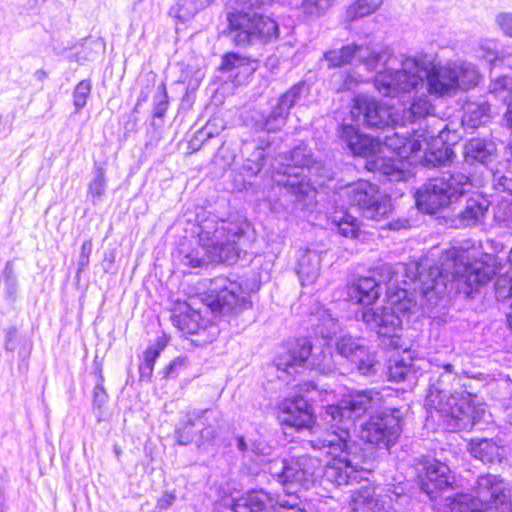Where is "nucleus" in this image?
<instances>
[{
  "instance_id": "f257e3e1",
  "label": "nucleus",
  "mask_w": 512,
  "mask_h": 512,
  "mask_svg": "<svg viewBox=\"0 0 512 512\" xmlns=\"http://www.w3.org/2000/svg\"><path fill=\"white\" fill-rule=\"evenodd\" d=\"M388 306L366 309L361 318L383 349L402 347L403 320L428 315L451 294L472 298L489 277L481 265H456L451 279L437 266L424 271L420 262L384 264Z\"/></svg>"
},
{
  "instance_id": "f03ea898",
  "label": "nucleus",
  "mask_w": 512,
  "mask_h": 512,
  "mask_svg": "<svg viewBox=\"0 0 512 512\" xmlns=\"http://www.w3.org/2000/svg\"><path fill=\"white\" fill-rule=\"evenodd\" d=\"M454 77L450 63L430 61L422 53L403 56L399 69L385 67L377 72L374 86L384 97H399L425 86L428 95L444 98L457 93Z\"/></svg>"
},
{
  "instance_id": "7ed1b4c3",
  "label": "nucleus",
  "mask_w": 512,
  "mask_h": 512,
  "mask_svg": "<svg viewBox=\"0 0 512 512\" xmlns=\"http://www.w3.org/2000/svg\"><path fill=\"white\" fill-rule=\"evenodd\" d=\"M199 247L181 252V263L190 268H202L211 263L233 264L240 257L238 242L245 235V225L205 212L197 214Z\"/></svg>"
},
{
  "instance_id": "20e7f679",
  "label": "nucleus",
  "mask_w": 512,
  "mask_h": 512,
  "mask_svg": "<svg viewBox=\"0 0 512 512\" xmlns=\"http://www.w3.org/2000/svg\"><path fill=\"white\" fill-rule=\"evenodd\" d=\"M281 0H237L226 11L227 26L223 35L238 48L269 44L280 36L278 22L266 13V8Z\"/></svg>"
},
{
  "instance_id": "39448f33",
  "label": "nucleus",
  "mask_w": 512,
  "mask_h": 512,
  "mask_svg": "<svg viewBox=\"0 0 512 512\" xmlns=\"http://www.w3.org/2000/svg\"><path fill=\"white\" fill-rule=\"evenodd\" d=\"M272 367L276 370L277 378L288 385L306 370L320 375H329L335 371L330 348L314 353L312 342L306 337L285 341L276 352Z\"/></svg>"
},
{
  "instance_id": "423d86ee",
  "label": "nucleus",
  "mask_w": 512,
  "mask_h": 512,
  "mask_svg": "<svg viewBox=\"0 0 512 512\" xmlns=\"http://www.w3.org/2000/svg\"><path fill=\"white\" fill-rule=\"evenodd\" d=\"M285 160L283 167L272 175L273 183L291 197V202L309 207L317 193L309 178L316 164L313 152L305 142H300Z\"/></svg>"
},
{
  "instance_id": "0eeeda50",
  "label": "nucleus",
  "mask_w": 512,
  "mask_h": 512,
  "mask_svg": "<svg viewBox=\"0 0 512 512\" xmlns=\"http://www.w3.org/2000/svg\"><path fill=\"white\" fill-rule=\"evenodd\" d=\"M261 287L259 273L249 271L237 280L219 276L211 280L206 295L207 306L223 316L236 315L252 307L251 294Z\"/></svg>"
},
{
  "instance_id": "6e6552de",
  "label": "nucleus",
  "mask_w": 512,
  "mask_h": 512,
  "mask_svg": "<svg viewBox=\"0 0 512 512\" xmlns=\"http://www.w3.org/2000/svg\"><path fill=\"white\" fill-rule=\"evenodd\" d=\"M378 395L369 389L354 391L337 403L327 405L320 419L337 441H344L350 437L356 421L375 406Z\"/></svg>"
},
{
  "instance_id": "1a4fd4ad",
  "label": "nucleus",
  "mask_w": 512,
  "mask_h": 512,
  "mask_svg": "<svg viewBox=\"0 0 512 512\" xmlns=\"http://www.w3.org/2000/svg\"><path fill=\"white\" fill-rule=\"evenodd\" d=\"M470 177L459 171L447 170L432 177L416 192L419 210L435 214L464 197L471 188Z\"/></svg>"
},
{
  "instance_id": "9d476101",
  "label": "nucleus",
  "mask_w": 512,
  "mask_h": 512,
  "mask_svg": "<svg viewBox=\"0 0 512 512\" xmlns=\"http://www.w3.org/2000/svg\"><path fill=\"white\" fill-rule=\"evenodd\" d=\"M511 491L496 475H479L473 486V494L457 493L452 499L451 512H487L489 509L507 510Z\"/></svg>"
},
{
  "instance_id": "9b49d317",
  "label": "nucleus",
  "mask_w": 512,
  "mask_h": 512,
  "mask_svg": "<svg viewBox=\"0 0 512 512\" xmlns=\"http://www.w3.org/2000/svg\"><path fill=\"white\" fill-rule=\"evenodd\" d=\"M462 384L460 390L455 389L447 395L444 389H436L438 398L437 410L446 423L455 429L474 427L484 416L485 407L479 397L467 391Z\"/></svg>"
},
{
  "instance_id": "f8f14e48",
  "label": "nucleus",
  "mask_w": 512,
  "mask_h": 512,
  "mask_svg": "<svg viewBox=\"0 0 512 512\" xmlns=\"http://www.w3.org/2000/svg\"><path fill=\"white\" fill-rule=\"evenodd\" d=\"M403 413L397 407H385L369 414L359 425V437L379 449H390L403 430Z\"/></svg>"
},
{
  "instance_id": "ddd939ff",
  "label": "nucleus",
  "mask_w": 512,
  "mask_h": 512,
  "mask_svg": "<svg viewBox=\"0 0 512 512\" xmlns=\"http://www.w3.org/2000/svg\"><path fill=\"white\" fill-rule=\"evenodd\" d=\"M309 86L305 80H300L280 94L269 110L256 112L253 116L254 127L257 131L267 133L279 132L287 123L291 110L298 105Z\"/></svg>"
},
{
  "instance_id": "4468645a",
  "label": "nucleus",
  "mask_w": 512,
  "mask_h": 512,
  "mask_svg": "<svg viewBox=\"0 0 512 512\" xmlns=\"http://www.w3.org/2000/svg\"><path fill=\"white\" fill-rule=\"evenodd\" d=\"M317 464L318 459L308 455L284 457L273 459L268 471L286 489L288 495L294 496L296 490H290L292 487L301 486L308 489L313 483Z\"/></svg>"
},
{
  "instance_id": "2eb2a0df",
  "label": "nucleus",
  "mask_w": 512,
  "mask_h": 512,
  "mask_svg": "<svg viewBox=\"0 0 512 512\" xmlns=\"http://www.w3.org/2000/svg\"><path fill=\"white\" fill-rule=\"evenodd\" d=\"M393 56L389 48L379 51L367 46L352 42L339 49H330L323 53V60L327 62L328 69H338L351 65L354 60L365 66L367 71H375L380 64L387 65Z\"/></svg>"
},
{
  "instance_id": "dca6fc26",
  "label": "nucleus",
  "mask_w": 512,
  "mask_h": 512,
  "mask_svg": "<svg viewBox=\"0 0 512 512\" xmlns=\"http://www.w3.org/2000/svg\"><path fill=\"white\" fill-rule=\"evenodd\" d=\"M349 199L362 216L374 221L388 217L392 212L390 196L381 194L378 187L368 181H358L350 187Z\"/></svg>"
},
{
  "instance_id": "f3484780",
  "label": "nucleus",
  "mask_w": 512,
  "mask_h": 512,
  "mask_svg": "<svg viewBox=\"0 0 512 512\" xmlns=\"http://www.w3.org/2000/svg\"><path fill=\"white\" fill-rule=\"evenodd\" d=\"M279 420L297 431L310 428L316 421L312 404L302 395L285 398L279 408Z\"/></svg>"
},
{
  "instance_id": "a211bd4d",
  "label": "nucleus",
  "mask_w": 512,
  "mask_h": 512,
  "mask_svg": "<svg viewBox=\"0 0 512 512\" xmlns=\"http://www.w3.org/2000/svg\"><path fill=\"white\" fill-rule=\"evenodd\" d=\"M337 133L340 141L355 157H371L380 150L377 138L363 133L359 127L353 124L341 123Z\"/></svg>"
},
{
  "instance_id": "6ab92c4d",
  "label": "nucleus",
  "mask_w": 512,
  "mask_h": 512,
  "mask_svg": "<svg viewBox=\"0 0 512 512\" xmlns=\"http://www.w3.org/2000/svg\"><path fill=\"white\" fill-rule=\"evenodd\" d=\"M376 267L371 275L359 277L350 288L349 295L356 303L363 306L374 304L382 293L381 284L387 288L386 275L381 271L382 266Z\"/></svg>"
},
{
  "instance_id": "aec40b11",
  "label": "nucleus",
  "mask_w": 512,
  "mask_h": 512,
  "mask_svg": "<svg viewBox=\"0 0 512 512\" xmlns=\"http://www.w3.org/2000/svg\"><path fill=\"white\" fill-rule=\"evenodd\" d=\"M377 140L395 156L405 160L415 156L422 149L421 141L416 139L412 132L397 131L394 126H388L383 131V136H378Z\"/></svg>"
},
{
  "instance_id": "412c9836",
  "label": "nucleus",
  "mask_w": 512,
  "mask_h": 512,
  "mask_svg": "<svg viewBox=\"0 0 512 512\" xmlns=\"http://www.w3.org/2000/svg\"><path fill=\"white\" fill-rule=\"evenodd\" d=\"M453 479L450 468L439 460H429L424 464L420 488L429 498L435 499L439 493L451 486Z\"/></svg>"
},
{
  "instance_id": "4be33fe9",
  "label": "nucleus",
  "mask_w": 512,
  "mask_h": 512,
  "mask_svg": "<svg viewBox=\"0 0 512 512\" xmlns=\"http://www.w3.org/2000/svg\"><path fill=\"white\" fill-rule=\"evenodd\" d=\"M353 113L361 119L363 125L368 129L385 130L389 125V113L387 109L377 100L358 95L354 99Z\"/></svg>"
},
{
  "instance_id": "5701e85b",
  "label": "nucleus",
  "mask_w": 512,
  "mask_h": 512,
  "mask_svg": "<svg viewBox=\"0 0 512 512\" xmlns=\"http://www.w3.org/2000/svg\"><path fill=\"white\" fill-rule=\"evenodd\" d=\"M259 67L258 59L242 55L239 52L229 51L222 55L218 70L221 73H229L234 82L240 84L251 76Z\"/></svg>"
},
{
  "instance_id": "b1692460",
  "label": "nucleus",
  "mask_w": 512,
  "mask_h": 512,
  "mask_svg": "<svg viewBox=\"0 0 512 512\" xmlns=\"http://www.w3.org/2000/svg\"><path fill=\"white\" fill-rule=\"evenodd\" d=\"M323 477L336 486L349 485L359 481V465L353 463L347 454L341 455L325 467Z\"/></svg>"
},
{
  "instance_id": "393cba45",
  "label": "nucleus",
  "mask_w": 512,
  "mask_h": 512,
  "mask_svg": "<svg viewBox=\"0 0 512 512\" xmlns=\"http://www.w3.org/2000/svg\"><path fill=\"white\" fill-rule=\"evenodd\" d=\"M466 449L472 458L484 465L500 464L504 459V448L490 438H472Z\"/></svg>"
},
{
  "instance_id": "a878e982",
  "label": "nucleus",
  "mask_w": 512,
  "mask_h": 512,
  "mask_svg": "<svg viewBox=\"0 0 512 512\" xmlns=\"http://www.w3.org/2000/svg\"><path fill=\"white\" fill-rule=\"evenodd\" d=\"M327 252L310 247L301 251L297 261L296 273L303 286L310 285L316 281L320 274L322 256Z\"/></svg>"
},
{
  "instance_id": "bb28decb",
  "label": "nucleus",
  "mask_w": 512,
  "mask_h": 512,
  "mask_svg": "<svg viewBox=\"0 0 512 512\" xmlns=\"http://www.w3.org/2000/svg\"><path fill=\"white\" fill-rule=\"evenodd\" d=\"M297 497L294 501H297ZM269 494L263 489L250 491L246 496L241 497L234 501L233 511L234 512H270L272 506L268 504ZM297 502L289 504L287 512H305L299 508H296Z\"/></svg>"
},
{
  "instance_id": "cd10ccee",
  "label": "nucleus",
  "mask_w": 512,
  "mask_h": 512,
  "mask_svg": "<svg viewBox=\"0 0 512 512\" xmlns=\"http://www.w3.org/2000/svg\"><path fill=\"white\" fill-rule=\"evenodd\" d=\"M465 160L470 163H479L489 167L496 160V145L486 138H472L464 146Z\"/></svg>"
},
{
  "instance_id": "c85d7f7f",
  "label": "nucleus",
  "mask_w": 512,
  "mask_h": 512,
  "mask_svg": "<svg viewBox=\"0 0 512 512\" xmlns=\"http://www.w3.org/2000/svg\"><path fill=\"white\" fill-rule=\"evenodd\" d=\"M489 208V202L481 197H470L466 205L457 214L458 225L461 227H472L479 224L485 217Z\"/></svg>"
},
{
  "instance_id": "c756f323",
  "label": "nucleus",
  "mask_w": 512,
  "mask_h": 512,
  "mask_svg": "<svg viewBox=\"0 0 512 512\" xmlns=\"http://www.w3.org/2000/svg\"><path fill=\"white\" fill-rule=\"evenodd\" d=\"M204 414L202 417L210 416L211 411H189L185 418L181 420L175 427L174 438L178 445L187 446L191 444L196 437L198 438V417Z\"/></svg>"
},
{
  "instance_id": "7c9ffc66",
  "label": "nucleus",
  "mask_w": 512,
  "mask_h": 512,
  "mask_svg": "<svg viewBox=\"0 0 512 512\" xmlns=\"http://www.w3.org/2000/svg\"><path fill=\"white\" fill-rule=\"evenodd\" d=\"M169 338L165 333L158 336L153 343H150L144 351L143 360L139 365V379L141 381L150 382L155 363L165 350Z\"/></svg>"
},
{
  "instance_id": "2f4dec72",
  "label": "nucleus",
  "mask_w": 512,
  "mask_h": 512,
  "mask_svg": "<svg viewBox=\"0 0 512 512\" xmlns=\"http://www.w3.org/2000/svg\"><path fill=\"white\" fill-rule=\"evenodd\" d=\"M203 411H211L212 414L207 418L198 417V438L196 444L199 449H206L207 446H213L219 435V412L213 409H204Z\"/></svg>"
},
{
  "instance_id": "473e14b6",
  "label": "nucleus",
  "mask_w": 512,
  "mask_h": 512,
  "mask_svg": "<svg viewBox=\"0 0 512 512\" xmlns=\"http://www.w3.org/2000/svg\"><path fill=\"white\" fill-rule=\"evenodd\" d=\"M331 226L337 233L349 239H358L362 234L359 219L347 210L336 211L330 218Z\"/></svg>"
},
{
  "instance_id": "72a5a7b5",
  "label": "nucleus",
  "mask_w": 512,
  "mask_h": 512,
  "mask_svg": "<svg viewBox=\"0 0 512 512\" xmlns=\"http://www.w3.org/2000/svg\"><path fill=\"white\" fill-rule=\"evenodd\" d=\"M450 64L455 74L457 92L460 90H470L479 85L482 76L473 63L459 61Z\"/></svg>"
},
{
  "instance_id": "f704fd0d",
  "label": "nucleus",
  "mask_w": 512,
  "mask_h": 512,
  "mask_svg": "<svg viewBox=\"0 0 512 512\" xmlns=\"http://www.w3.org/2000/svg\"><path fill=\"white\" fill-rule=\"evenodd\" d=\"M350 363L360 375L367 378L375 377L382 370L377 352L370 351L366 347L363 350H357Z\"/></svg>"
},
{
  "instance_id": "c9c22d12",
  "label": "nucleus",
  "mask_w": 512,
  "mask_h": 512,
  "mask_svg": "<svg viewBox=\"0 0 512 512\" xmlns=\"http://www.w3.org/2000/svg\"><path fill=\"white\" fill-rule=\"evenodd\" d=\"M33 348L32 341L24 334L19 333L15 325H11L4 330V349L7 354L17 352L18 356L25 358L31 354Z\"/></svg>"
},
{
  "instance_id": "e433bc0d",
  "label": "nucleus",
  "mask_w": 512,
  "mask_h": 512,
  "mask_svg": "<svg viewBox=\"0 0 512 512\" xmlns=\"http://www.w3.org/2000/svg\"><path fill=\"white\" fill-rule=\"evenodd\" d=\"M208 0H178L175 5L169 9V16L175 19L176 26L186 25L195 15L205 9Z\"/></svg>"
},
{
  "instance_id": "4c0bfd02",
  "label": "nucleus",
  "mask_w": 512,
  "mask_h": 512,
  "mask_svg": "<svg viewBox=\"0 0 512 512\" xmlns=\"http://www.w3.org/2000/svg\"><path fill=\"white\" fill-rule=\"evenodd\" d=\"M106 170L100 163L95 162L91 172V180L87 188V198L94 205L102 202L106 194Z\"/></svg>"
},
{
  "instance_id": "58836bf2",
  "label": "nucleus",
  "mask_w": 512,
  "mask_h": 512,
  "mask_svg": "<svg viewBox=\"0 0 512 512\" xmlns=\"http://www.w3.org/2000/svg\"><path fill=\"white\" fill-rule=\"evenodd\" d=\"M172 321L179 330L189 335H196L200 334L202 330L205 331L200 313L192 310L189 306H186V311L174 314Z\"/></svg>"
},
{
  "instance_id": "ea45409f",
  "label": "nucleus",
  "mask_w": 512,
  "mask_h": 512,
  "mask_svg": "<svg viewBox=\"0 0 512 512\" xmlns=\"http://www.w3.org/2000/svg\"><path fill=\"white\" fill-rule=\"evenodd\" d=\"M0 285L2 286V294L5 301L9 305H13L17 300L19 292L18 275L13 260L6 262L0 275Z\"/></svg>"
},
{
  "instance_id": "a19ab883",
  "label": "nucleus",
  "mask_w": 512,
  "mask_h": 512,
  "mask_svg": "<svg viewBox=\"0 0 512 512\" xmlns=\"http://www.w3.org/2000/svg\"><path fill=\"white\" fill-rule=\"evenodd\" d=\"M490 105L487 102L469 103L464 108L462 123L467 128H477L488 122Z\"/></svg>"
},
{
  "instance_id": "79ce46f5",
  "label": "nucleus",
  "mask_w": 512,
  "mask_h": 512,
  "mask_svg": "<svg viewBox=\"0 0 512 512\" xmlns=\"http://www.w3.org/2000/svg\"><path fill=\"white\" fill-rule=\"evenodd\" d=\"M386 375L389 381H404L412 370V360L409 356L407 359L400 354L391 355L385 364Z\"/></svg>"
},
{
  "instance_id": "37998d69",
  "label": "nucleus",
  "mask_w": 512,
  "mask_h": 512,
  "mask_svg": "<svg viewBox=\"0 0 512 512\" xmlns=\"http://www.w3.org/2000/svg\"><path fill=\"white\" fill-rule=\"evenodd\" d=\"M478 57L485 60L491 69L497 66L512 67V57L501 56L498 50V44L494 40H485L480 42Z\"/></svg>"
},
{
  "instance_id": "c03bdc74",
  "label": "nucleus",
  "mask_w": 512,
  "mask_h": 512,
  "mask_svg": "<svg viewBox=\"0 0 512 512\" xmlns=\"http://www.w3.org/2000/svg\"><path fill=\"white\" fill-rule=\"evenodd\" d=\"M384 0H355L346 9L345 22L353 23L376 12Z\"/></svg>"
},
{
  "instance_id": "a18cd8bd",
  "label": "nucleus",
  "mask_w": 512,
  "mask_h": 512,
  "mask_svg": "<svg viewBox=\"0 0 512 512\" xmlns=\"http://www.w3.org/2000/svg\"><path fill=\"white\" fill-rule=\"evenodd\" d=\"M429 96L427 93L415 95L412 98L409 107L406 109V114L410 121L415 122L434 113L435 106L429 99Z\"/></svg>"
},
{
  "instance_id": "49530a36",
  "label": "nucleus",
  "mask_w": 512,
  "mask_h": 512,
  "mask_svg": "<svg viewBox=\"0 0 512 512\" xmlns=\"http://www.w3.org/2000/svg\"><path fill=\"white\" fill-rule=\"evenodd\" d=\"M267 148H269V143L265 145L264 141H245L242 144L241 153L244 158L251 159L253 162L265 166L267 161Z\"/></svg>"
},
{
  "instance_id": "de8ad7c7",
  "label": "nucleus",
  "mask_w": 512,
  "mask_h": 512,
  "mask_svg": "<svg viewBox=\"0 0 512 512\" xmlns=\"http://www.w3.org/2000/svg\"><path fill=\"white\" fill-rule=\"evenodd\" d=\"M454 156V151L449 146L443 145L438 149H428L424 155V162L427 166L445 167L453 161Z\"/></svg>"
},
{
  "instance_id": "09e8293b",
  "label": "nucleus",
  "mask_w": 512,
  "mask_h": 512,
  "mask_svg": "<svg viewBox=\"0 0 512 512\" xmlns=\"http://www.w3.org/2000/svg\"><path fill=\"white\" fill-rule=\"evenodd\" d=\"M488 90L491 95L506 105L512 100V78L499 75L491 80Z\"/></svg>"
},
{
  "instance_id": "8fccbe9b",
  "label": "nucleus",
  "mask_w": 512,
  "mask_h": 512,
  "mask_svg": "<svg viewBox=\"0 0 512 512\" xmlns=\"http://www.w3.org/2000/svg\"><path fill=\"white\" fill-rule=\"evenodd\" d=\"M335 0H302L301 11L310 19L319 18L327 13Z\"/></svg>"
},
{
  "instance_id": "3c124183",
  "label": "nucleus",
  "mask_w": 512,
  "mask_h": 512,
  "mask_svg": "<svg viewBox=\"0 0 512 512\" xmlns=\"http://www.w3.org/2000/svg\"><path fill=\"white\" fill-rule=\"evenodd\" d=\"M91 91L92 82L90 79H83L74 87L72 98L75 113H80L81 110L87 105Z\"/></svg>"
},
{
  "instance_id": "603ef678",
  "label": "nucleus",
  "mask_w": 512,
  "mask_h": 512,
  "mask_svg": "<svg viewBox=\"0 0 512 512\" xmlns=\"http://www.w3.org/2000/svg\"><path fill=\"white\" fill-rule=\"evenodd\" d=\"M168 107H169V96H168L166 84L164 82H162L157 87V91L153 96L151 114L154 115L155 118H165Z\"/></svg>"
},
{
  "instance_id": "864d4df0",
  "label": "nucleus",
  "mask_w": 512,
  "mask_h": 512,
  "mask_svg": "<svg viewBox=\"0 0 512 512\" xmlns=\"http://www.w3.org/2000/svg\"><path fill=\"white\" fill-rule=\"evenodd\" d=\"M109 402V395L102 384H95L92 391V410L96 416L97 422L102 420L105 407Z\"/></svg>"
},
{
  "instance_id": "5fc2aeb1",
  "label": "nucleus",
  "mask_w": 512,
  "mask_h": 512,
  "mask_svg": "<svg viewBox=\"0 0 512 512\" xmlns=\"http://www.w3.org/2000/svg\"><path fill=\"white\" fill-rule=\"evenodd\" d=\"M273 452V447L269 445L263 439H255L251 441V450H250V458L254 457V461L261 464L268 462L269 464L273 459H271Z\"/></svg>"
},
{
  "instance_id": "6e6d98bb",
  "label": "nucleus",
  "mask_w": 512,
  "mask_h": 512,
  "mask_svg": "<svg viewBox=\"0 0 512 512\" xmlns=\"http://www.w3.org/2000/svg\"><path fill=\"white\" fill-rule=\"evenodd\" d=\"M497 300L512 297V269L499 276L494 284Z\"/></svg>"
},
{
  "instance_id": "4d7b16f0",
  "label": "nucleus",
  "mask_w": 512,
  "mask_h": 512,
  "mask_svg": "<svg viewBox=\"0 0 512 512\" xmlns=\"http://www.w3.org/2000/svg\"><path fill=\"white\" fill-rule=\"evenodd\" d=\"M365 347L357 344L352 337H341L336 342V351L337 353L347 358L350 362L352 361V356L357 350H363Z\"/></svg>"
},
{
  "instance_id": "13d9d810",
  "label": "nucleus",
  "mask_w": 512,
  "mask_h": 512,
  "mask_svg": "<svg viewBox=\"0 0 512 512\" xmlns=\"http://www.w3.org/2000/svg\"><path fill=\"white\" fill-rule=\"evenodd\" d=\"M189 366V358L186 355H180L169 362L163 369V378L173 379L176 378L180 371Z\"/></svg>"
},
{
  "instance_id": "bf43d9fd",
  "label": "nucleus",
  "mask_w": 512,
  "mask_h": 512,
  "mask_svg": "<svg viewBox=\"0 0 512 512\" xmlns=\"http://www.w3.org/2000/svg\"><path fill=\"white\" fill-rule=\"evenodd\" d=\"M93 250V243L91 239L85 240L80 248V255L77 263V270L75 279L77 282L80 281V275L85 270V268L89 265L90 255Z\"/></svg>"
},
{
  "instance_id": "052dcab7",
  "label": "nucleus",
  "mask_w": 512,
  "mask_h": 512,
  "mask_svg": "<svg viewBox=\"0 0 512 512\" xmlns=\"http://www.w3.org/2000/svg\"><path fill=\"white\" fill-rule=\"evenodd\" d=\"M264 167L265 166H262L261 164L253 162L251 159L244 158V162L239 169V175L243 177L244 186H246V178L250 180L251 178L257 177Z\"/></svg>"
},
{
  "instance_id": "680f3d73",
  "label": "nucleus",
  "mask_w": 512,
  "mask_h": 512,
  "mask_svg": "<svg viewBox=\"0 0 512 512\" xmlns=\"http://www.w3.org/2000/svg\"><path fill=\"white\" fill-rule=\"evenodd\" d=\"M493 182L497 191L508 192L512 195V174L505 175L497 171L493 174Z\"/></svg>"
},
{
  "instance_id": "e2e57ef3",
  "label": "nucleus",
  "mask_w": 512,
  "mask_h": 512,
  "mask_svg": "<svg viewBox=\"0 0 512 512\" xmlns=\"http://www.w3.org/2000/svg\"><path fill=\"white\" fill-rule=\"evenodd\" d=\"M225 128L224 120L221 117H212L202 127L211 138L218 136Z\"/></svg>"
},
{
  "instance_id": "0e129e2a",
  "label": "nucleus",
  "mask_w": 512,
  "mask_h": 512,
  "mask_svg": "<svg viewBox=\"0 0 512 512\" xmlns=\"http://www.w3.org/2000/svg\"><path fill=\"white\" fill-rule=\"evenodd\" d=\"M210 139L212 138L209 135H207L202 128H200L193 134L191 139L188 141V148L192 152H197Z\"/></svg>"
},
{
  "instance_id": "69168bd1",
  "label": "nucleus",
  "mask_w": 512,
  "mask_h": 512,
  "mask_svg": "<svg viewBox=\"0 0 512 512\" xmlns=\"http://www.w3.org/2000/svg\"><path fill=\"white\" fill-rule=\"evenodd\" d=\"M496 23L502 30V32L512 38V13L502 12L497 15Z\"/></svg>"
},
{
  "instance_id": "338daca9",
  "label": "nucleus",
  "mask_w": 512,
  "mask_h": 512,
  "mask_svg": "<svg viewBox=\"0 0 512 512\" xmlns=\"http://www.w3.org/2000/svg\"><path fill=\"white\" fill-rule=\"evenodd\" d=\"M176 501V494L174 491H164L162 496L158 498L155 510L162 512L169 509Z\"/></svg>"
},
{
  "instance_id": "774afa93",
  "label": "nucleus",
  "mask_w": 512,
  "mask_h": 512,
  "mask_svg": "<svg viewBox=\"0 0 512 512\" xmlns=\"http://www.w3.org/2000/svg\"><path fill=\"white\" fill-rule=\"evenodd\" d=\"M339 77L341 79V83L339 84L338 91H351L357 86V81L350 72L343 71L339 73Z\"/></svg>"
}]
</instances>
